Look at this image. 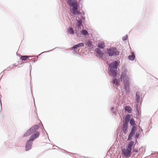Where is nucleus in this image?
<instances>
[{"label":"nucleus","instance_id":"1","mask_svg":"<svg viewBox=\"0 0 158 158\" xmlns=\"http://www.w3.org/2000/svg\"><path fill=\"white\" fill-rule=\"evenodd\" d=\"M40 128V126L38 125H35L30 127L29 129L23 135V137L28 136L31 135L29 139L32 141L39 137L40 136V132L37 131Z\"/></svg>","mask_w":158,"mask_h":158},{"label":"nucleus","instance_id":"2","mask_svg":"<svg viewBox=\"0 0 158 158\" xmlns=\"http://www.w3.org/2000/svg\"><path fill=\"white\" fill-rule=\"evenodd\" d=\"M67 3L69 6L70 12L76 15H81V13L78 9L80 5L77 0H67Z\"/></svg>","mask_w":158,"mask_h":158},{"label":"nucleus","instance_id":"3","mask_svg":"<svg viewBox=\"0 0 158 158\" xmlns=\"http://www.w3.org/2000/svg\"><path fill=\"white\" fill-rule=\"evenodd\" d=\"M120 61L114 60L110 63L108 68L109 74L112 76H117L118 74V68L119 66Z\"/></svg>","mask_w":158,"mask_h":158},{"label":"nucleus","instance_id":"4","mask_svg":"<svg viewBox=\"0 0 158 158\" xmlns=\"http://www.w3.org/2000/svg\"><path fill=\"white\" fill-rule=\"evenodd\" d=\"M127 70L125 69L122 72L120 76V78L123 80L124 89L126 95H129L130 92V83L128 77H126Z\"/></svg>","mask_w":158,"mask_h":158},{"label":"nucleus","instance_id":"5","mask_svg":"<svg viewBox=\"0 0 158 158\" xmlns=\"http://www.w3.org/2000/svg\"><path fill=\"white\" fill-rule=\"evenodd\" d=\"M129 122H130L129 124L131 125L132 126V127L128 135L127 139V140H130L132 139V138L134 136L136 133V131L137 129V127L135 126L136 125L135 122L133 118H131Z\"/></svg>","mask_w":158,"mask_h":158},{"label":"nucleus","instance_id":"6","mask_svg":"<svg viewBox=\"0 0 158 158\" xmlns=\"http://www.w3.org/2000/svg\"><path fill=\"white\" fill-rule=\"evenodd\" d=\"M106 51V53L109 57L116 56H118L120 54V51L118 50L115 47H111L109 48H107Z\"/></svg>","mask_w":158,"mask_h":158},{"label":"nucleus","instance_id":"7","mask_svg":"<svg viewBox=\"0 0 158 158\" xmlns=\"http://www.w3.org/2000/svg\"><path fill=\"white\" fill-rule=\"evenodd\" d=\"M131 153L132 151L127 148L122 150V155L125 157L131 156Z\"/></svg>","mask_w":158,"mask_h":158},{"label":"nucleus","instance_id":"8","mask_svg":"<svg viewBox=\"0 0 158 158\" xmlns=\"http://www.w3.org/2000/svg\"><path fill=\"white\" fill-rule=\"evenodd\" d=\"M33 144V141L29 139L25 145V150L26 151H29L31 149Z\"/></svg>","mask_w":158,"mask_h":158},{"label":"nucleus","instance_id":"9","mask_svg":"<svg viewBox=\"0 0 158 158\" xmlns=\"http://www.w3.org/2000/svg\"><path fill=\"white\" fill-rule=\"evenodd\" d=\"M77 18H78L79 20H76L77 22L75 26L78 30L81 29V27H83V26L82 24V23L83 22V21L81 19H79V17H77Z\"/></svg>","mask_w":158,"mask_h":158},{"label":"nucleus","instance_id":"10","mask_svg":"<svg viewBox=\"0 0 158 158\" xmlns=\"http://www.w3.org/2000/svg\"><path fill=\"white\" fill-rule=\"evenodd\" d=\"M130 141L128 143L126 147L127 148H128L131 151L132 150V149L135 146H134V141H132L131 139L130 140Z\"/></svg>","mask_w":158,"mask_h":158},{"label":"nucleus","instance_id":"11","mask_svg":"<svg viewBox=\"0 0 158 158\" xmlns=\"http://www.w3.org/2000/svg\"><path fill=\"white\" fill-rule=\"evenodd\" d=\"M113 79L112 82V83L115 85H117L118 84L119 79H118V77L117 76H113Z\"/></svg>","mask_w":158,"mask_h":158},{"label":"nucleus","instance_id":"12","mask_svg":"<svg viewBox=\"0 0 158 158\" xmlns=\"http://www.w3.org/2000/svg\"><path fill=\"white\" fill-rule=\"evenodd\" d=\"M95 51L97 53L99 56L101 58H102L103 55V52L99 48H96L95 49Z\"/></svg>","mask_w":158,"mask_h":158},{"label":"nucleus","instance_id":"13","mask_svg":"<svg viewBox=\"0 0 158 158\" xmlns=\"http://www.w3.org/2000/svg\"><path fill=\"white\" fill-rule=\"evenodd\" d=\"M125 112H127L128 113H131L132 111V109L131 107L129 106H126L124 108Z\"/></svg>","mask_w":158,"mask_h":158},{"label":"nucleus","instance_id":"14","mask_svg":"<svg viewBox=\"0 0 158 158\" xmlns=\"http://www.w3.org/2000/svg\"><path fill=\"white\" fill-rule=\"evenodd\" d=\"M34 56H22L20 57L21 59L22 60V61L23 60H26L27 58H28V60H30L29 59L30 57H34Z\"/></svg>","mask_w":158,"mask_h":158},{"label":"nucleus","instance_id":"15","mask_svg":"<svg viewBox=\"0 0 158 158\" xmlns=\"http://www.w3.org/2000/svg\"><path fill=\"white\" fill-rule=\"evenodd\" d=\"M140 92L139 91H137L135 94V99L136 102L139 103L140 100Z\"/></svg>","mask_w":158,"mask_h":158},{"label":"nucleus","instance_id":"16","mask_svg":"<svg viewBox=\"0 0 158 158\" xmlns=\"http://www.w3.org/2000/svg\"><path fill=\"white\" fill-rule=\"evenodd\" d=\"M98 48H100V49H103L105 47L104 42H101L99 43L98 45Z\"/></svg>","mask_w":158,"mask_h":158},{"label":"nucleus","instance_id":"17","mask_svg":"<svg viewBox=\"0 0 158 158\" xmlns=\"http://www.w3.org/2000/svg\"><path fill=\"white\" fill-rule=\"evenodd\" d=\"M131 118V115L129 114H127L123 118V121L129 122Z\"/></svg>","mask_w":158,"mask_h":158},{"label":"nucleus","instance_id":"18","mask_svg":"<svg viewBox=\"0 0 158 158\" xmlns=\"http://www.w3.org/2000/svg\"><path fill=\"white\" fill-rule=\"evenodd\" d=\"M128 127H127L123 126L122 131L123 133L124 134V135H126L127 133Z\"/></svg>","mask_w":158,"mask_h":158},{"label":"nucleus","instance_id":"19","mask_svg":"<svg viewBox=\"0 0 158 158\" xmlns=\"http://www.w3.org/2000/svg\"><path fill=\"white\" fill-rule=\"evenodd\" d=\"M134 136H135V138L139 139L142 136L140 131H139L137 132H136Z\"/></svg>","mask_w":158,"mask_h":158},{"label":"nucleus","instance_id":"20","mask_svg":"<svg viewBox=\"0 0 158 158\" xmlns=\"http://www.w3.org/2000/svg\"><path fill=\"white\" fill-rule=\"evenodd\" d=\"M68 31L70 34L74 35L75 32L72 27H70L68 30Z\"/></svg>","mask_w":158,"mask_h":158},{"label":"nucleus","instance_id":"21","mask_svg":"<svg viewBox=\"0 0 158 158\" xmlns=\"http://www.w3.org/2000/svg\"><path fill=\"white\" fill-rule=\"evenodd\" d=\"M86 45L88 46V47H91L94 46L92 42L90 40H88L86 43Z\"/></svg>","mask_w":158,"mask_h":158},{"label":"nucleus","instance_id":"22","mask_svg":"<svg viewBox=\"0 0 158 158\" xmlns=\"http://www.w3.org/2000/svg\"><path fill=\"white\" fill-rule=\"evenodd\" d=\"M81 34L85 36H87L89 35L88 31L86 30L82 31L81 32Z\"/></svg>","mask_w":158,"mask_h":158},{"label":"nucleus","instance_id":"23","mask_svg":"<svg viewBox=\"0 0 158 158\" xmlns=\"http://www.w3.org/2000/svg\"><path fill=\"white\" fill-rule=\"evenodd\" d=\"M128 58L130 60H133L135 58V56L134 55H130L128 56Z\"/></svg>","mask_w":158,"mask_h":158},{"label":"nucleus","instance_id":"24","mask_svg":"<svg viewBox=\"0 0 158 158\" xmlns=\"http://www.w3.org/2000/svg\"><path fill=\"white\" fill-rule=\"evenodd\" d=\"M114 107H112L111 108V111L113 114L116 115V112L115 110H114Z\"/></svg>","mask_w":158,"mask_h":158},{"label":"nucleus","instance_id":"25","mask_svg":"<svg viewBox=\"0 0 158 158\" xmlns=\"http://www.w3.org/2000/svg\"><path fill=\"white\" fill-rule=\"evenodd\" d=\"M78 48V46L77 44L75 45L74 46H73L71 48V50H75L76 49Z\"/></svg>","mask_w":158,"mask_h":158},{"label":"nucleus","instance_id":"26","mask_svg":"<svg viewBox=\"0 0 158 158\" xmlns=\"http://www.w3.org/2000/svg\"><path fill=\"white\" fill-rule=\"evenodd\" d=\"M128 123L129 122H126V121H123V126L128 127Z\"/></svg>","mask_w":158,"mask_h":158},{"label":"nucleus","instance_id":"27","mask_svg":"<svg viewBox=\"0 0 158 158\" xmlns=\"http://www.w3.org/2000/svg\"><path fill=\"white\" fill-rule=\"evenodd\" d=\"M56 47L55 48L52 49V50H49V51H45V52H42L40 54H39L38 56H36V57L37 58H38V57H39V56H40L41 54L44 53V52H50V51H52L53 50H54V49H56Z\"/></svg>","mask_w":158,"mask_h":158},{"label":"nucleus","instance_id":"28","mask_svg":"<svg viewBox=\"0 0 158 158\" xmlns=\"http://www.w3.org/2000/svg\"><path fill=\"white\" fill-rule=\"evenodd\" d=\"M138 147L137 146V148H135V147L133 148V152H135V153L138 152L139 151V150L138 149Z\"/></svg>","mask_w":158,"mask_h":158},{"label":"nucleus","instance_id":"29","mask_svg":"<svg viewBox=\"0 0 158 158\" xmlns=\"http://www.w3.org/2000/svg\"><path fill=\"white\" fill-rule=\"evenodd\" d=\"M128 38V35H126L124 36L122 38V40L123 41H124L126 40Z\"/></svg>","mask_w":158,"mask_h":158},{"label":"nucleus","instance_id":"30","mask_svg":"<svg viewBox=\"0 0 158 158\" xmlns=\"http://www.w3.org/2000/svg\"><path fill=\"white\" fill-rule=\"evenodd\" d=\"M78 48L83 47L84 46V44L83 43H79L77 44Z\"/></svg>","mask_w":158,"mask_h":158},{"label":"nucleus","instance_id":"31","mask_svg":"<svg viewBox=\"0 0 158 158\" xmlns=\"http://www.w3.org/2000/svg\"><path fill=\"white\" fill-rule=\"evenodd\" d=\"M134 138H135V141L134 142L135 143H134V146H135V145H136L137 146L138 145V143L137 141V139H138L135 138V137H134Z\"/></svg>","mask_w":158,"mask_h":158},{"label":"nucleus","instance_id":"32","mask_svg":"<svg viewBox=\"0 0 158 158\" xmlns=\"http://www.w3.org/2000/svg\"><path fill=\"white\" fill-rule=\"evenodd\" d=\"M136 111H139V106L138 105H136L135 107Z\"/></svg>","mask_w":158,"mask_h":158},{"label":"nucleus","instance_id":"33","mask_svg":"<svg viewBox=\"0 0 158 158\" xmlns=\"http://www.w3.org/2000/svg\"><path fill=\"white\" fill-rule=\"evenodd\" d=\"M106 52L105 53H103V56L106 59L107 56H106Z\"/></svg>","mask_w":158,"mask_h":158},{"label":"nucleus","instance_id":"34","mask_svg":"<svg viewBox=\"0 0 158 158\" xmlns=\"http://www.w3.org/2000/svg\"><path fill=\"white\" fill-rule=\"evenodd\" d=\"M10 68H11V66H10L9 67H7L6 69H5L4 71H5L6 70H10L11 69Z\"/></svg>","mask_w":158,"mask_h":158},{"label":"nucleus","instance_id":"35","mask_svg":"<svg viewBox=\"0 0 158 158\" xmlns=\"http://www.w3.org/2000/svg\"><path fill=\"white\" fill-rule=\"evenodd\" d=\"M81 18H82V20H85V16H81Z\"/></svg>","mask_w":158,"mask_h":158},{"label":"nucleus","instance_id":"36","mask_svg":"<svg viewBox=\"0 0 158 158\" xmlns=\"http://www.w3.org/2000/svg\"><path fill=\"white\" fill-rule=\"evenodd\" d=\"M139 111H136V116L139 115Z\"/></svg>","mask_w":158,"mask_h":158},{"label":"nucleus","instance_id":"37","mask_svg":"<svg viewBox=\"0 0 158 158\" xmlns=\"http://www.w3.org/2000/svg\"><path fill=\"white\" fill-rule=\"evenodd\" d=\"M29 67H30V74H31V70L32 69L31 66V64L30 65Z\"/></svg>","mask_w":158,"mask_h":158},{"label":"nucleus","instance_id":"38","mask_svg":"<svg viewBox=\"0 0 158 158\" xmlns=\"http://www.w3.org/2000/svg\"><path fill=\"white\" fill-rule=\"evenodd\" d=\"M85 12H84V11H83L82 12V14L83 15V16H84L85 15Z\"/></svg>","mask_w":158,"mask_h":158},{"label":"nucleus","instance_id":"39","mask_svg":"<svg viewBox=\"0 0 158 158\" xmlns=\"http://www.w3.org/2000/svg\"><path fill=\"white\" fill-rule=\"evenodd\" d=\"M32 62H33L32 61H28L27 62H25V63H32Z\"/></svg>","mask_w":158,"mask_h":158},{"label":"nucleus","instance_id":"40","mask_svg":"<svg viewBox=\"0 0 158 158\" xmlns=\"http://www.w3.org/2000/svg\"><path fill=\"white\" fill-rule=\"evenodd\" d=\"M10 66H11V68H10L11 69H12L13 68H14L13 65H10Z\"/></svg>","mask_w":158,"mask_h":158},{"label":"nucleus","instance_id":"41","mask_svg":"<svg viewBox=\"0 0 158 158\" xmlns=\"http://www.w3.org/2000/svg\"><path fill=\"white\" fill-rule=\"evenodd\" d=\"M37 59H36V60H33V61H32L33 62H35L36 61H37Z\"/></svg>","mask_w":158,"mask_h":158},{"label":"nucleus","instance_id":"42","mask_svg":"<svg viewBox=\"0 0 158 158\" xmlns=\"http://www.w3.org/2000/svg\"><path fill=\"white\" fill-rule=\"evenodd\" d=\"M12 65H13V66H17V65H16V64H14Z\"/></svg>","mask_w":158,"mask_h":158},{"label":"nucleus","instance_id":"43","mask_svg":"<svg viewBox=\"0 0 158 158\" xmlns=\"http://www.w3.org/2000/svg\"><path fill=\"white\" fill-rule=\"evenodd\" d=\"M0 103H1V98H0Z\"/></svg>","mask_w":158,"mask_h":158},{"label":"nucleus","instance_id":"44","mask_svg":"<svg viewBox=\"0 0 158 158\" xmlns=\"http://www.w3.org/2000/svg\"><path fill=\"white\" fill-rule=\"evenodd\" d=\"M44 129V130H45V131L46 132V133L47 134V135H48V134L47 133V132Z\"/></svg>","mask_w":158,"mask_h":158},{"label":"nucleus","instance_id":"45","mask_svg":"<svg viewBox=\"0 0 158 158\" xmlns=\"http://www.w3.org/2000/svg\"><path fill=\"white\" fill-rule=\"evenodd\" d=\"M76 34L77 35H78V33L77 32H76Z\"/></svg>","mask_w":158,"mask_h":158},{"label":"nucleus","instance_id":"46","mask_svg":"<svg viewBox=\"0 0 158 158\" xmlns=\"http://www.w3.org/2000/svg\"><path fill=\"white\" fill-rule=\"evenodd\" d=\"M22 64H23L22 63H21V64H20V65H22Z\"/></svg>","mask_w":158,"mask_h":158},{"label":"nucleus","instance_id":"47","mask_svg":"<svg viewBox=\"0 0 158 158\" xmlns=\"http://www.w3.org/2000/svg\"><path fill=\"white\" fill-rule=\"evenodd\" d=\"M141 130L142 131H143L142 129H141Z\"/></svg>","mask_w":158,"mask_h":158},{"label":"nucleus","instance_id":"48","mask_svg":"<svg viewBox=\"0 0 158 158\" xmlns=\"http://www.w3.org/2000/svg\"><path fill=\"white\" fill-rule=\"evenodd\" d=\"M16 54L17 55H18V54H17V52L16 53Z\"/></svg>","mask_w":158,"mask_h":158},{"label":"nucleus","instance_id":"49","mask_svg":"<svg viewBox=\"0 0 158 158\" xmlns=\"http://www.w3.org/2000/svg\"><path fill=\"white\" fill-rule=\"evenodd\" d=\"M140 148H139V150H140Z\"/></svg>","mask_w":158,"mask_h":158},{"label":"nucleus","instance_id":"50","mask_svg":"<svg viewBox=\"0 0 158 158\" xmlns=\"http://www.w3.org/2000/svg\"><path fill=\"white\" fill-rule=\"evenodd\" d=\"M41 129H42V130H43V128L42 127L41 128Z\"/></svg>","mask_w":158,"mask_h":158},{"label":"nucleus","instance_id":"51","mask_svg":"<svg viewBox=\"0 0 158 158\" xmlns=\"http://www.w3.org/2000/svg\"><path fill=\"white\" fill-rule=\"evenodd\" d=\"M42 126L43 127V125L42 124Z\"/></svg>","mask_w":158,"mask_h":158}]
</instances>
